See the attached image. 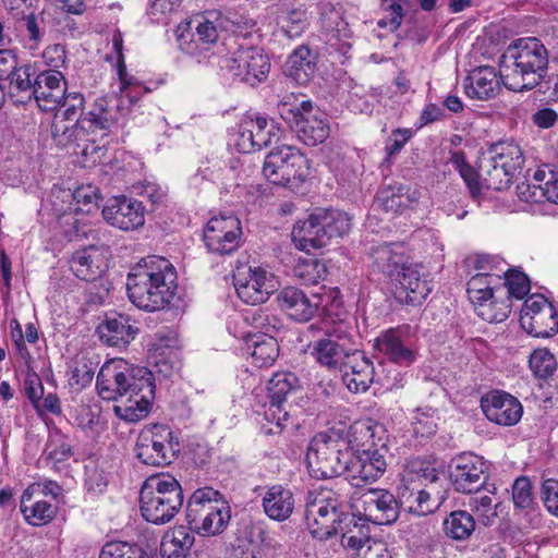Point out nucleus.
<instances>
[{
  "mask_svg": "<svg viewBox=\"0 0 558 558\" xmlns=\"http://www.w3.org/2000/svg\"><path fill=\"white\" fill-rule=\"evenodd\" d=\"M518 179H522L521 181H517V195L520 201L525 203H543L544 199V190H543V179L545 177H517Z\"/></svg>",
  "mask_w": 558,
  "mask_h": 558,
  "instance_id": "nucleus-51",
  "label": "nucleus"
},
{
  "mask_svg": "<svg viewBox=\"0 0 558 558\" xmlns=\"http://www.w3.org/2000/svg\"><path fill=\"white\" fill-rule=\"evenodd\" d=\"M300 389L299 378L290 372H278L268 380L269 405L265 418L281 427L289 418L288 399Z\"/></svg>",
  "mask_w": 558,
  "mask_h": 558,
  "instance_id": "nucleus-17",
  "label": "nucleus"
},
{
  "mask_svg": "<svg viewBox=\"0 0 558 558\" xmlns=\"http://www.w3.org/2000/svg\"><path fill=\"white\" fill-rule=\"evenodd\" d=\"M381 10L385 16L378 20L377 26L380 28H389L395 32L399 28L403 17V8L397 0H383Z\"/></svg>",
  "mask_w": 558,
  "mask_h": 558,
  "instance_id": "nucleus-60",
  "label": "nucleus"
},
{
  "mask_svg": "<svg viewBox=\"0 0 558 558\" xmlns=\"http://www.w3.org/2000/svg\"><path fill=\"white\" fill-rule=\"evenodd\" d=\"M307 468L316 478H332L343 475L352 487H364L384 475L387 462L377 453L352 456L349 441L332 427L316 434L307 448Z\"/></svg>",
  "mask_w": 558,
  "mask_h": 558,
  "instance_id": "nucleus-1",
  "label": "nucleus"
},
{
  "mask_svg": "<svg viewBox=\"0 0 558 558\" xmlns=\"http://www.w3.org/2000/svg\"><path fill=\"white\" fill-rule=\"evenodd\" d=\"M340 373L350 391L364 392L374 381L375 369L373 362L362 351L357 350Z\"/></svg>",
  "mask_w": 558,
  "mask_h": 558,
  "instance_id": "nucleus-29",
  "label": "nucleus"
},
{
  "mask_svg": "<svg viewBox=\"0 0 558 558\" xmlns=\"http://www.w3.org/2000/svg\"><path fill=\"white\" fill-rule=\"evenodd\" d=\"M499 274H501L500 286L507 287L509 295L523 299L530 292V281L523 272L501 268Z\"/></svg>",
  "mask_w": 558,
  "mask_h": 558,
  "instance_id": "nucleus-54",
  "label": "nucleus"
},
{
  "mask_svg": "<svg viewBox=\"0 0 558 558\" xmlns=\"http://www.w3.org/2000/svg\"><path fill=\"white\" fill-rule=\"evenodd\" d=\"M359 514L374 524H391L399 517L397 498L386 489H369L361 497Z\"/></svg>",
  "mask_w": 558,
  "mask_h": 558,
  "instance_id": "nucleus-19",
  "label": "nucleus"
},
{
  "mask_svg": "<svg viewBox=\"0 0 558 558\" xmlns=\"http://www.w3.org/2000/svg\"><path fill=\"white\" fill-rule=\"evenodd\" d=\"M84 96L77 92H71L64 94V98L61 101L59 108H63L56 116L54 119H61L66 122H75L84 117Z\"/></svg>",
  "mask_w": 558,
  "mask_h": 558,
  "instance_id": "nucleus-55",
  "label": "nucleus"
},
{
  "mask_svg": "<svg viewBox=\"0 0 558 558\" xmlns=\"http://www.w3.org/2000/svg\"><path fill=\"white\" fill-rule=\"evenodd\" d=\"M177 270L170 260L157 255L146 256L126 277L129 300L146 312L165 310L177 295Z\"/></svg>",
  "mask_w": 558,
  "mask_h": 558,
  "instance_id": "nucleus-3",
  "label": "nucleus"
},
{
  "mask_svg": "<svg viewBox=\"0 0 558 558\" xmlns=\"http://www.w3.org/2000/svg\"><path fill=\"white\" fill-rule=\"evenodd\" d=\"M520 324L523 329L537 338H549L558 332L557 313L543 295L525 300Z\"/></svg>",
  "mask_w": 558,
  "mask_h": 558,
  "instance_id": "nucleus-16",
  "label": "nucleus"
},
{
  "mask_svg": "<svg viewBox=\"0 0 558 558\" xmlns=\"http://www.w3.org/2000/svg\"><path fill=\"white\" fill-rule=\"evenodd\" d=\"M483 458L463 452L451 460L449 478L454 490L461 494H475L484 487L487 475Z\"/></svg>",
  "mask_w": 558,
  "mask_h": 558,
  "instance_id": "nucleus-14",
  "label": "nucleus"
},
{
  "mask_svg": "<svg viewBox=\"0 0 558 558\" xmlns=\"http://www.w3.org/2000/svg\"><path fill=\"white\" fill-rule=\"evenodd\" d=\"M26 499V493L21 497L20 509L26 522L34 526H43L53 520L57 507L46 500L32 498Z\"/></svg>",
  "mask_w": 558,
  "mask_h": 558,
  "instance_id": "nucleus-43",
  "label": "nucleus"
},
{
  "mask_svg": "<svg viewBox=\"0 0 558 558\" xmlns=\"http://www.w3.org/2000/svg\"><path fill=\"white\" fill-rule=\"evenodd\" d=\"M504 69L498 73L489 65L473 69L463 82L465 95L476 100H490L497 97L504 85Z\"/></svg>",
  "mask_w": 558,
  "mask_h": 558,
  "instance_id": "nucleus-23",
  "label": "nucleus"
},
{
  "mask_svg": "<svg viewBox=\"0 0 558 558\" xmlns=\"http://www.w3.org/2000/svg\"><path fill=\"white\" fill-rule=\"evenodd\" d=\"M34 77L35 73L31 65L20 64L4 81H2L9 97L15 104L25 105L33 99Z\"/></svg>",
  "mask_w": 558,
  "mask_h": 558,
  "instance_id": "nucleus-36",
  "label": "nucleus"
},
{
  "mask_svg": "<svg viewBox=\"0 0 558 558\" xmlns=\"http://www.w3.org/2000/svg\"><path fill=\"white\" fill-rule=\"evenodd\" d=\"M548 58V50L541 39H517L500 57L504 86L512 92L533 89L547 73Z\"/></svg>",
  "mask_w": 558,
  "mask_h": 558,
  "instance_id": "nucleus-5",
  "label": "nucleus"
},
{
  "mask_svg": "<svg viewBox=\"0 0 558 558\" xmlns=\"http://www.w3.org/2000/svg\"><path fill=\"white\" fill-rule=\"evenodd\" d=\"M184 501L183 489L178 480L166 474L148 477L140 493L142 517L153 524L170 522Z\"/></svg>",
  "mask_w": 558,
  "mask_h": 558,
  "instance_id": "nucleus-7",
  "label": "nucleus"
},
{
  "mask_svg": "<svg viewBox=\"0 0 558 558\" xmlns=\"http://www.w3.org/2000/svg\"><path fill=\"white\" fill-rule=\"evenodd\" d=\"M26 499L29 500L32 498H36L39 496H50L51 498L58 500L63 495L62 487L54 481H44L41 483H33L25 490Z\"/></svg>",
  "mask_w": 558,
  "mask_h": 558,
  "instance_id": "nucleus-63",
  "label": "nucleus"
},
{
  "mask_svg": "<svg viewBox=\"0 0 558 558\" xmlns=\"http://www.w3.org/2000/svg\"><path fill=\"white\" fill-rule=\"evenodd\" d=\"M185 518L197 534L215 536L227 529L231 520V508L219 490L202 487L189 498Z\"/></svg>",
  "mask_w": 558,
  "mask_h": 558,
  "instance_id": "nucleus-8",
  "label": "nucleus"
},
{
  "mask_svg": "<svg viewBox=\"0 0 558 558\" xmlns=\"http://www.w3.org/2000/svg\"><path fill=\"white\" fill-rule=\"evenodd\" d=\"M154 393L155 385H151V380H149V387H142L137 396L128 393L126 402L114 405L113 411L119 418L125 422H138L148 415Z\"/></svg>",
  "mask_w": 558,
  "mask_h": 558,
  "instance_id": "nucleus-33",
  "label": "nucleus"
},
{
  "mask_svg": "<svg viewBox=\"0 0 558 558\" xmlns=\"http://www.w3.org/2000/svg\"><path fill=\"white\" fill-rule=\"evenodd\" d=\"M320 22L327 35V41L331 46H336V43H332V40H336L340 43L341 50L350 47L345 40L351 37V29L349 24L343 20L340 10L335 8L325 10L322 13Z\"/></svg>",
  "mask_w": 558,
  "mask_h": 558,
  "instance_id": "nucleus-42",
  "label": "nucleus"
},
{
  "mask_svg": "<svg viewBox=\"0 0 558 558\" xmlns=\"http://www.w3.org/2000/svg\"><path fill=\"white\" fill-rule=\"evenodd\" d=\"M374 349L401 366H409L415 361V352L402 341L398 329L381 332L374 341Z\"/></svg>",
  "mask_w": 558,
  "mask_h": 558,
  "instance_id": "nucleus-31",
  "label": "nucleus"
},
{
  "mask_svg": "<svg viewBox=\"0 0 558 558\" xmlns=\"http://www.w3.org/2000/svg\"><path fill=\"white\" fill-rule=\"evenodd\" d=\"M469 505L478 521L485 526H492L498 518L500 502L493 504V499L487 495L471 498Z\"/></svg>",
  "mask_w": 558,
  "mask_h": 558,
  "instance_id": "nucleus-52",
  "label": "nucleus"
},
{
  "mask_svg": "<svg viewBox=\"0 0 558 558\" xmlns=\"http://www.w3.org/2000/svg\"><path fill=\"white\" fill-rule=\"evenodd\" d=\"M305 522L313 537L327 539L341 534L344 547L363 549L369 537L349 512L348 495L331 488L310 492L305 505Z\"/></svg>",
  "mask_w": 558,
  "mask_h": 558,
  "instance_id": "nucleus-2",
  "label": "nucleus"
},
{
  "mask_svg": "<svg viewBox=\"0 0 558 558\" xmlns=\"http://www.w3.org/2000/svg\"><path fill=\"white\" fill-rule=\"evenodd\" d=\"M244 320L258 330L259 335H270L277 330L280 323L277 316L263 308L247 311L244 314Z\"/></svg>",
  "mask_w": 558,
  "mask_h": 558,
  "instance_id": "nucleus-56",
  "label": "nucleus"
},
{
  "mask_svg": "<svg viewBox=\"0 0 558 558\" xmlns=\"http://www.w3.org/2000/svg\"><path fill=\"white\" fill-rule=\"evenodd\" d=\"M247 123L250 125V129L252 130L254 142L258 150L271 144L272 141H278L279 130L276 129L275 123L272 121L269 122L264 117H256L255 119L247 121Z\"/></svg>",
  "mask_w": 558,
  "mask_h": 558,
  "instance_id": "nucleus-50",
  "label": "nucleus"
},
{
  "mask_svg": "<svg viewBox=\"0 0 558 558\" xmlns=\"http://www.w3.org/2000/svg\"><path fill=\"white\" fill-rule=\"evenodd\" d=\"M311 170L308 158L296 147L283 145L271 150L265 158L264 174L284 173L304 174Z\"/></svg>",
  "mask_w": 558,
  "mask_h": 558,
  "instance_id": "nucleus-26",
  "label": "nucleus"
},
{
  "mask_svg": "<svg viewBox=\"0 0 558 558\" xmlns=\"http://www.w3.org/2000/svg\"><path fill=\"white\" fill-rule=\"evenodd\" d=\"M52 140L61 148H77L83 146L81 142L89 135V132L83 119L75 122H66L61 119H54L51 126Z\"/></svg>",
  "mask_w": 558,
  "mask_h": 558,
  "instance_id": "nucleus-39",
  "label": "nucleus"
},
{
  "mask_svg": "<svg viewBox=\"0 0 558 558\" xmlns=\"http://www.w3.org/2000/svg\"><path fill=\"white\" fill-rule=\"evenodd\" d=\"M136 329L130 324L123 315L107 317L98 326L100 340L111 347H124L134 339Z\"/></svg>",
  "mask_w": 558,
  "mask_h": 558,
  "instance_id": "nucleus-40",
  "label": "nucleus"
},
{
  "mask_svg": "<svg viewBox=\"0 0 558 558\" xmlns=\"http://www.w3.org/2000/svg\"><path fill=\"white\" fill-rule=\"evenodd\" d=\"M356 352L357 349L333 338H320L311 344V355L315 362L330 372L343 369Z\"/></svg>",
  "mask_w": 558,
  "mask_h": 558,
  "instance_id": "nucleus-25",
  "label": "nucleus"
},
{
  "mask_svg": "<svg viewBox=\"0 0 558 558\" xmlns=\"http://www.w3.org/2000/svg\"><path fill=\"white\" fill-rule=\"evenodd\" d=\"M290 129L296 133L301 142L308 146L324 143L330 132L326 116L314 108L313 104H307V110Z\"/></svg>",
  "mask_w": 558,
  "mask_h": 558,
  "instance_id": "nucleus-27",
  "label": "nucleus"
},
{
  "mask_svg": "<svg viewBox=\"0 0 558 558\" xmlns=\"http://www.w3.org/2000/svg\"><path fill=\"white\" fill-rule=\"evenodd\" d=\"M180 0H150L147 10L151 21L156 23L167 22L168 16L177 11Z\"/></svg>",
  "mask_w": 558,
  "mask_h": 558,
  "instance_id": "nucleus-64",
  "label": "nucleus"
},
{
  "mask_svg": "<svg viewBox=\"0 0 558 558\" xmlns=\"http://www.w3.org/2000/svg\"><path fill=\"white\" fill-rule=\"evenodd\" d=\"M181 451L179 437L168 425L154 424L144 427L134 446L135 457L149 466H167Z\"/></svg>",
  "mask_w": 558,
  "mask_h": 558,
  "instance_id": "nucleus-11",
  "label": "nucleus"
},
{
  "mask_svg": "<svg viewBox=\"0 0 558 558\" xmlns=\"http://www.w3.org/2000/svg\"><path fill=\"white\" fill-rule=\"evenodd\" d=\"M107 223L123 231H133L145 223V207L142 202L121 196H112L102 207Z\"/></svg>",
  "mask_w": 558,
  "mask_h": 558,
  "instance_id": "nucleus-18",
  "label": "nucleus"
},
{
  "mask_svg": "<svg viewBox=\"0 0 558 558\" xmlns=\"http://www.w3.org/2000/svg\"><path fill=\"white\" fill-rule=\"evenodd\" d=\"M404 191V185L398 182L385 184L377 193L376 206L386 213L402 214L405 208L401 192Z\"/></svg>",
  "mask_w": 558,
  "mask_h": 558,
  "instance_id": "nucleus-45",
  "label": "nucleus"
},
{
  "mask_svg": "<svg viewBox=\"0 0 558 558\" xmlns=\"http://www.w3.org/2000/svg\"><path fill=\"white\" fill-rule=\"evenodd\" d=\"M195 533L189 524L169 527L161 537V558H187L195 543Z\"/></svg>",
  "mask_w": 558,
  "mask_h": 558,
  "instance_id": "nucleus-30",
  "label": "nucleus"
},
{
  "mask_svg": "<svg viewBox=\"0 0 558 558\" xmlns=\"http://www.w3.org/2000/svg\"><path fill=\"white\" fill-rule=\"evenodd\" d=\"M512 500L517 509L526 510L533 506L532 484L526 476H520L513 482Z\"/></svg>",
  "mask_w": 558,
  "mask_h": 558,
  "instance_id": "nucleus-61",
  "label": "nucleus"
},
{
  "mask_svg": "<svg viewBox=\"0 0 558 558\" xmlns=\"http://www.w3.org/2000/svg\"><path fill=\"white\" fill-rule=\"evenodd\" d=\"M70 267L78 279L94 281L104 272L105 262L99 248L88 246L72 255Z\"/></svg>",
  "mask_w": 558,
  "mask_h": 558,
  "instance_id": "nucleus-32",
  "label": "nucleus"
},
{
  "mask_svg": "<svg viewBox=\"0 0 558 558\" xmlns=\"http://www.w3.org/2000/svg\"><path fill=\"white\" fill-rule=\"evenodd\" d=\"M344 440L349 441V450L352 456H361L363 452L377 453L381 460L386 462V453L388 451L385 444L378 447L376 435L383 427L372 422H354L349 429L337 428Z\"/></svg>",
  "mask_w": 558,
  "mask_h": 558,
  "instance_id": "nucleus-22",
  "label": "nucleus"
},
{
  "mask_svg": "<svg viewBox=\"0 0 558 558\" xmlns=\"http://www.w3.org/2000/svg\"><path fill=\"white\" fill-rule=\"evenodd\" d=\"M294 275L305 284H317L325 279L327 267L324 262L317 258H306L299 262L294 267Z\"/></svg>",
  "mask_w": 558,
  "mask_h": 558,
  "instance_id": "nucleus-49",
  "label": "nucleus"
},
{
  "mask_svg": "<svg viewBox=\"0 0 558 558\" xmlns=\"http://www.w3.org/2000/svg\"><path fill=\"white\" fill-rule=\"evenodd\" d=\"M307 104L312 101L303 99L295 93L286 94L277 105L278 113L291 128L307 110Z\"/></svg>",
  "mask_w": 558,
  "mask_h": 558,
  "instance_id": "nucleus-47",
  "label": "nucleus"
},
{
  "mask_svg": "<svg viewBox=\"0 0 558 558\" xmlns=\"http://www.w3.org/2000/svg\"><path fill=\"white\" fill-rule=\"evenodd\" d=\"M34 96L41 111H53L61 105L66 92V80L61 71L44 70L37 73L33 82Z\"/></svg>",
  "mask_w": 558,
  "mask_h": 558,
  "instance_id": "nucleus-20",
  "label": "nucleus"
},
{
  "mask_svg": "<svg viewBox=\"0 0 558 558\" xmlns=\"http://www.w3.org/2000/svg\"><path fill=\"white\" fill-rule=\"evenodd\" d=\"M150 359L153 360V368L148 372L151 374V385H154L156 378H170L179 369L177 356L151 354Z\"/></svg>",
  "mask_w": 558,
  "mask_h": 558,
  "instance_id": "nucleus-59",
  "label": "nucleus"
},
{
  "mask_svg": "<svg viewBox=\"0 0 558 558\" xmlns=\"http://www.w3.org/2000/svg\"><path fill=\"white\" fill-rule=\"evenodd\" d=\"M262 505L268 518L279 522L284 521L290 518L294 509L293 494L282 485H274L265 493Z\"/></svg>",
  "mask_w": 558,
  "mask_h": 558,
  "instance_id": "nucleus-35",
  "label": "nucleus"
},
{
  "mask_svg": "<svg viewBox=\"0 0 558 558\" xmlns=\"http://www.w3.org/2000/svg\"><path fill=\"white\" fill-rule=\"evenodd\" d=\"M242 240V227L233 214H220L209 219L204 230V242L209 252L229 255L236 251Z\"/></svg>",
  "mask_w": 558,
  "mask_h": 558,
  "instance_id": "nucleus-13",
  "label": "nucleus"
},
{
  "mask_svg": "<svg viewBox=\"0 0 558 558\" xmlns=\"http://www.w3.org/2000/svg\"><path fill=\"white\" fill-rule=\"evenodd\" d=\"M148 368L135 366L123 359L107 361L97 375V391L104 400H118L128 393L137 396L142 387H149Z\"/></svg>",
  "mask_w": 558,
  "mask_h": 558,
  "instance_id": "nucleus-9",
  "label": "nucleus"
},
{
  "mask_svg": "<svg viewBox=\"0 0 558 558\" xmlns=\"http://www.w3.org/2000/svg\"><path fill=\"white\" fill-rule=\"evenodd\" d=\"M279 24L289 38L299 37L308 25L307 13L301 8L282 12L279 15Z\"/></svg>",
  "mask_w": 558,
  "mask_h": 558,
  "instance_id": "nucleus-48",
  "label": "nucleus"
},
{
  "mask_svg": "<svg viewBox=\"0 0 558 558\" xmlns=\"http://www.w3.org/2000/svg\"><path fill=\"white\" fill-rule=\"evenodd\" d=\"M501 284V274L477 272L468 281L466 292L473 304L484 305L493 298L497 286Z\"/></svg>",
  "mask_w": 558,
  "mask_h": 558,
  "instance_id": "nucleus-41",
  "label": "nucleus"
},
{
  "mask_svg": "<svg viewBox=\"0 0 558 558\" xmlns=\"http://www.w3.org/2000/svg\"><path fill=\"white\" fill-rule=\"evenodd\" d=\"M221 68L227 69L242 82L254 86L266 78L270 62L262 48L240 46L230 57L222 60Z\"/></svg>",
  "mask_w": 558,
  "mask_h": 558,
  "instance_id": "nucleus-12",
  "label": "nucleus"
},
{
  "mask_svg": "<svg viewBox=\"0 0 558 558\" xmlns=\"http://www.w3.org/2000/svg\"><path fill=\"white\" fill-rule=\"evenodd\" d=\"M351 226V217L344 211L315 208L307 219L293 226L291 236L296 248L308 253L326 247L335 239L343 238Z\"/></svg>",
  "mask_w": 558,
  "mask_h": 558,
  "instance_id": "nucleus-6",
  "label": "nucleus"
},
{
  "mask_svg": "<svg viewBox=\"0 0 558 558\" xmlns=\"http://www.w3.org/2000/svg\"><path fill=\"white\" fill-rule=\"evenodd\" d=\"M68 193L76 204V211L89 213L98 204L99 190L92 184H82L74 190L69 187Z\"/></svg>",
  "mask_w": 558,
  "mask_h": 558,
  "instance_id": "nucleus-53",
  "label": "nucleus"
},
{
  "mask_svg": "<svg viewBox=\"0 0 558 558\" xmlns=\"http://www.w3.org/2000/svg\"><path fill=\"white\" fill-rule=\"evenodd\" d=\"M245 345L246 353L257 367L272 365L279 354V345L272 335H247Z\"/></svg>",
  "mask_w": 558,
  "mask_h": 558,
  "instance_id": "nucleus-37",
  "label": "nucleus"
},
{
  "mask_svg": "<svg viewBox=\"0 0 558 558\" xmlns=\"http://www.w3.org/2000/svg\"><path fill=\"white\" fill-rule=\"evenodd\" d=\"M524 162L521 148L513 143H499L493 146L490 150V168L486 172H502V174H514L521 170Z\"/></svg>",
  "mask_w": 558,
  "mask_h": 558,
  "instance_id": "nucleus-34",
  "label": "nucleus"
},
{
  "mask_svg": "<svg viewBox=\"0 0 558 558\" xmlns=\"http://www.w3.org/2000/svg\"><path fill=\"white\" fill-rule=\"evenodd\" d=\"M369 258L374 271L390 278L397 302L420 305L430 293L432 287L422 266L410 262L402 245L383 243L373 246Z\"/></svg>",
  "mask_w": 558,
  "mask_h": 558,
  "instance_id": "nucleus-4",
  "label": "nucleus"
},
{
  "mask_svg": "<svg viewBox=\"0 0 558 558\" xmlns=\"http://www.w3.org/2000/svg\"><path fill=\"white\" fill-rule=\"evenodd\" d=\"M233 284L239 298L252 305L266 302L276 290L274 277L259 267H238L233 274Z\"/></svg>",
  "mask_w": 558,
  "mask_h": 558,
  "instance_id": "nucleus-15",
  "label": "nucleus"
},
{
  "mask_svg": "<svg viewBox=\"0 0 558 558\" xmlns=\"http://www.w3.org/2000/svg\"><path fill=\"white\" fill-rule=\"evenodd\" d=\"M485 416L500 426H513L522 417L523 407L512 395L505 391H493L481 400Z\"/></svg>",
  "mask_w": 558,
  "mask_h": 558,
  "instance_id": "nucleus-21",
  "label": "nucleus"
},
{
  "mask_svg": "<svg viewBox=\"0 0 558 558\" xmlns=\"http://www.w3.org/2000/svg\"><path fill=\"white\" fill-rule=\"evenodd\" d=\"M444 529L446 535L452 539H468L475 530V520L468 511L457 510L445 519Z\"/></svg>",
  "mask_w": 558,
  "mask_h": 558,
  "instance_id": "nucleus-44",
  "label": "nucleus"
},
{
  "mask_svg": "<svg viewBox=\"0 0 558 558\" xmlns=\"http://www.w3.org/2000/svg\"><path fill=\"white\" fill-rule=\"evenodd\" d=\"M124 117L122 101L116 97L97 98L82 118L88 132L104 131L108 135Z\"/></svg>",
  "mask_w": 558,
  "mask_h": 558,
  "instance_id": "nucleus-24",
  "label": "nucleus"
},
{
  "mask_svg": "<svg viewBox=\"0 0 558 558\" xmlns=\"http://www.w3.org/2000/svg\"><path fill=\"white\" fill-rule=\"evenodd\" d=\"M437 413L435 410L417 409L413 417V428L416 435L429 437L437 430Z\"/></svg>",
  "mask_w": 558,
  "mask_h": 558,
  "instance_id": "nucleus-62",
  "label": "nucleus"
},
{
  "mask_svg": "<svg viewBox=\"0 0 558 558\" xmlns=\"http://www.w3.org/2000/svg\"><path fill=\"white\" fill-rule=\"evenodd\" d=\"M316 69V54L307 46L298 47L286 62L287 76L298 84H306L314 75Z\"/></svg>",
  "mask_w": 558,
  "mask_h": 558,
  "instance_id": "nucleus-38",
  "label": "nucleus"
},
{
  "mask_svg": "<svg viewBox=\"0 0 558 558\" xmlns=\"http://www.w3.org/2000/svg\"><path fill=\"white\" fill-rule=\"evenodd\" d=\"M279 306L294 320L308 322L319 307V296H308L295 287H287L277 295Z\"/></svg>",
  "mask_w": 558,
  "mask_h": 558,
  "instance_id": "nucleus-28",
  "label": "nucleus"
},
{
  "mask_svg": "<svg viewBox=\"0 0 558 558\" xmlns=\"http://www.w3.org/2000/svg\"><path fill=\"white\" fill-rule=\"evenodd\" d=\"M437 480L438 473L434 466L420 459L411 460L401 474L397 499L399 509L418 517L432 513L437 505L430 500L424 486Z\"/></svg>",
  "mask_w": 558,
  "mask_h": 558,
  "instance_id": "nucleus-10",
  "label": "nucleus"
},
{
  "mask_svg": "<svg viewBox=\"0 0 558 558\" xmlns=\"http://www.w3.org/2000/svg\"><path fill=\"white\" fill-rule=\"evenodd\" d=\"M146 551L144 548L135 544H130L121 541H113L106 543L100 553L99 558H137Z\"/></svg>",
  "mask_w": 558,
  "mask_h": 558,
  "instance_id": "nucleus-57",
  "label": "nucleus"
},
{
  "mask_svg": "<svg viewBox=\"0 0 558 558\" xmlns=\"http://www.w3.org/2000/svg\"><path fill=\"white\" fill-rule=\"evenodd\" d=\"M118 76L121 84V96L118 98V100L122 101L123 107L125 101H128L129 104H135L138 100L140 96L151 90L149 87L145 86L134 76L129 75L126 72L125 64H119Z\"/></svg>",
  "mask_w": 558,
  "mask_h": 558,
  "instance_id": "nucleus-46",
  "label": "nucleus"
},
{
  "mask_svg": "<svg viewBox=\"0 0 558 558\" xmlns=\"http://www.w3.org/2000/svg\"><path fill=\"white\" fill-rule=\"evenodd\" d=\"M530 367L535 376L539 378H547L556 369L555 356L546 349L535 350L530 355Z\"/></svg>",
  "mask_w": 558,
  "mask_h": 558,
  "instance_id": "nucleus-58",
  "label": "nucleus"
}]
</instances>
